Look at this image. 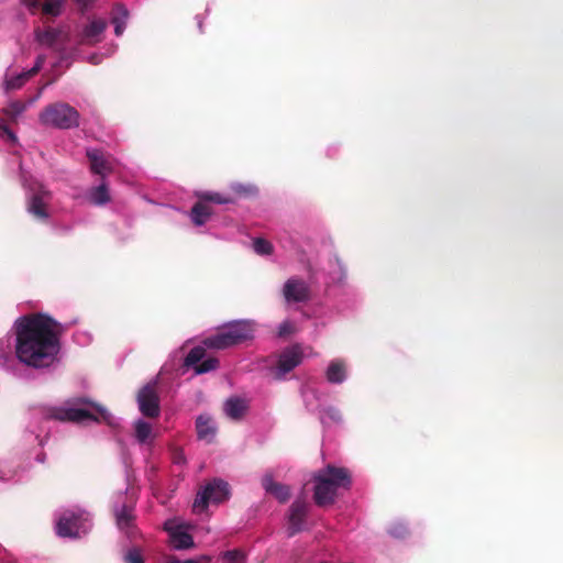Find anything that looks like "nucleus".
Instances as JSON below:
<instances>
[{
  "instance_id": "1",
  "label": "nucleus",
  "mask_w": 563,
  "mask_h": 563,
  "mask_svg": "<svg viewBox=\"0 0 563 563\" xmlns=\"http://www.w3.org/2000/svg\"><path fill=\"white\" fill-rule=\"evenodd\" d=\"M15 356L34 368L49 367L59 352L55 322L43 314L24 316L15 321Z\"/></svg>"
},
{
  "instance_id": "2",
  "label": "nucleus",
  "mask_w": 563,
  "mask_h": 563,
  "mask_svg": "<svg viewBox=\"0 0 563 563\" xmlns=\"http://www.w3.org/2000/svg\"><path fill=\"white\" fill-rule=\"evenodd\" d=\"M46 415L48 418L62 421H103L112 428H117L120 424L119 419L112 416L104 407L90 402L84 398L77 399L74 402L68 401L64 407L51 408Z\"/></svg>"
},
{
  "instance_id": "3",
  "label": "nucleus",
  "mask_w": 563,
  "mask_h": 563,
  "mask_svg": "<svg viewBox=\"0 0 563 563\" xmlns=\"http://www.w3.org/2000/svg\"><path fill=\"white\" fill-rule=\"evenodd\" d=\"M313 498L318 506L334 503L340 489H347L351 477L345 468L328 465L313 475Z\"/></svg>"
},
{
  "instance_id": "4",
  "label": "nucleus",
  "mask_w": 563,
  "mask_h": 563,
  "mask_svg": "<svg viewBox=\"0 0 563 563\" xmlns=\"http://www.w3.org/2000/svg\"><path fill=\"white\" fill-rule=\"evenodd\" d=\"M255 323L251 320H235L205 339L203 344L209 349L224 350L241 344L253 338Z\"/></svg>"
},
{
  "instance_id": "5",
  "label": "nucleus",
  "mask_w": 563,
  "mask_h": 563,
  "mask_svg": "<svg viewBox=\"0 0 563 563\" xmlns=\"http://www.w3.org/2000/svg\"><path fill=\"white\" fill-rule=\"evenodd\" d=\"M21 180L27 189L26 209L30 214L40 221H46L49 218L48 205L52 200V194L32 175H29L20 165Z\"/></svg>"
},
{
  "instance_id": "6",
  "label": "nucleus",
  "mask_w": 563,
  "mask_h": 563,
  "mask_svg": "<svg viewBox=\"0 0 563 563\" xmlns=\"http://www.w3.org/2000/svg\"><path fill=\"white\" fill-rule=\"evenodd\" d=\"M55 516L56 533L62 538H80L92 526L90 515L79 508L60 510Z\"/></svg>"
},
{
  "instance_id": "7",
  "label": "nucleus",
  "mask_w": 563,
  "mask_h": 563,
  "mask_svg": "<svg viewBox=\"0 0 563 563\" xmlns=\"http://www.w3.org/2000/svg\"><path fill=\"white\" fill-rule=\"evenodd\" d=\"M79 118L78 111L65 102L49 104L38 115L41 124L60 130L78 126Z\"/></svg>"
},
{
  "instance_id": "8",
  "label": "nucleus",
  "mask_w": 563,
  "mask_h": 563,
  "mask_svg": "<svg viewBox=\"0 0 563 563\" xmlns=\"http://www.w3.org/2000/svg\"><path fill=\"white\" fill-rule=\"evenodd\" d=\"M229 496V484L222 479H213L198 492L192 509L195 512H202L209 504H220Z\"/></svg>"
},
{
  "instance_id": "9",
  "label": "nucleus",
  "mask_w": 563,
  "mask_h": 563,
  "mask_svg": "<svg viewBox=\"0 0 563 563\" xmlns=\"http://www.w3.org/2000/svg\"><path fill=\"white\" fill-rule=\"evenodd\" d=\"M45 56L38 55L34 66L25 71L21 73H11L10 69L7 70L3 82H2V89L5 93H9L11 91L18 90L22 88L25 82L32 78L44 65Z\"/></svg>"
},
{
  "instance_id": "10",
  "label": "nucleus",
  "mask_w": 563,
  "mask_h": 563,
  "mask_svg": "<svg viewBox=\"0 0 563 563\" xmlns=\"http://www.w3.org/2000/svg\"><path fill=\"white\" fill-rule=\"evenodd\" d=\"M283 297L287 305L307 302L310 298L309 285L301 278H288L282 289Z\"/></svg>"
},
{
  "instance_id": "11",
  "label": "nucleus",
  "mask_w": 563,
  "mask_h": 563,
  "mask_svg": "<svg viewBox=\"0 0 563 563\" xmlns=\"http://www.w3.org/2000/svg\"><path fill=\"white\" fill-rule=\"evenodd\" d=\"M140 411L151 418L159 415V400L155 390V384L145 385L137 395Z\"/></svg>"
},
{
  "instance_id": "12",
  "label": "nucleus",
  "mask_w": 563,
  "mask_h": 563,
  "mask_svg": "<svg viewBox=\"0 0 563 563\" xmlns=\"http://www.w3.org/2000/svg\"><path fill=\"white\" fill-rule=\"evenodd\" d=\"M302 361V350L299 345H292L285 349L279 355L276 367V377L283 378L287 373L292 371Z\"/></svg>"
},
{
  "instance_id": "13",
  "label": "nucleus",
  "mask_w": 563,
  "mask_h": 563,
  "mask_svg": "<svg viewBox=\"0 0 563 563\" xmlns=\"http://www.w3.org/2000/svg\"><path fill=\"white\" fill-rule=\"evenodd\" d=\"M165 530L169 534L170 544L175 550H187L195 545L192 537L185 529L177 525L174 520H168L164 525Z\"/></svg>"
},
{
  "instance_id": "14",
  "label": "nucleus",
  "mask_w": 563,
  "mask_h": 563,
  "mask_svg": "<svg viewBox=\"0 0 563 563\" xmlns=\"http://www.w3.org/2000/svg\"><path fill=\"white\" fill-rule=\"evenodd\" d=\"M306 514L307 503L302 499H296L289 509L287 527L288 536L291 537L303 529Z\"/></svg>"
},
{
  "instance_id": "15",
  "label": "nucleus",
  "mask_w": 563,
  "mask_h": 563,
  "mask_svg": "<svg viewBox=\"0 0 563 563\" xmlns=\"http://www.w3.org/2000/svg\"><path fill=\"white\" fill-rule=\"evenodd\" d=\"M66 0H22L23 4L31 11L41 8L42 13L49 16H58L63 12Z\"/></svg>"
},
{
  "instance_id": "16",
  "label": "nucleus",
  "mask_w": 563,
  "mask_h": 563,
  "mask_svg": "<svg viewBox=\"0 0 563 563\" xmlns=\"http://www.w3.org/2000/svg\"><path fill=\"white\" fill-rule=\"evenodd\" d=\"M108 23L104 19H92L81 32V42L84 44H96L101 40V35L106 31Z\"/></svg>"
},
{
  "instance_id": "17",
  "label": "nucleus",
  "mask_w": 563,
  "mask_h": 563,
  "mask_svg": "<svg viewBox=\"0 0 563 563\" xmlns=\"http://www.w3.org/2000/svg\"><path fill=\"white\" fill-rule=\"evenodd\" d=\"M197 437L206 443H211L217 434V426L208 415H200L196 420Z\"/></svg>"
},
{
  "instance_id": "18",
  "label": "nucleus",
  "mask_w": 563,
  "mask_h": 563,
  "mask_svg": "<svg viewBox=\"0 0 563 563\" xmlns=\"http://www.w3.org/2000/svg\"><path fill=\"white\" fill-rule=\"evenodd\" d=\"M86 200L93 206H104L111 200L110 191L108 184L102 179V181L89 188L85 195Z\"/></svg>"
},
{
  "instance_id": "19",
  "label": "nucleus",
  "mask_w": 563,
  "mask_h": 563,
  "mask_svg": "<svg viewBox=\"0 0 563 563\" xmlns=\"http://www.w3.org/2000/svg\"><path fill=\"white\" fill-rule=\"evenodd\" d=\"M156 435L157 434L150 422L143 419L134 421V437L139 444L150 446L153 444Z\"/></svg>"
},
{
  "instance_id": "20",
  "label": "nucleus",
  "mask_w": 563,
  "mask_h": 563,
  "mask_svg": "<svg viewBox=\"0 0 563 563\" xmlns=\"http://www.w3.org/2000/svg\"><path fill=\"white\" fill-rule=\"evenodd\" d=\"M262 485L266 493L272 494L278 501L285 503L290 496L288 486L275 483L272 474L267 473L262 478Z\"/></svg>"
},
{
  "instance_id": "21",
  "label": "nucleus",
  "mask_w": 563,
  "mask_h": 563,
  "mask_svg": "<svg viewBox=\"0 0 563 563\" xmlns=\"http://www.w3.org/2000/svg\"><path fill=\"white\" fill-rule=\"evenodd\" d=\"M87 156L90 161V168L93 174L100 175L102 179L110 172L109 162L103 157L101 151L88 148Z\"/></svg>"
},
{
  "instance_id": "22",
  "label": "nucleus",
  "mask_w": 563,
  "mask_h": 563,
  "mask_svg": "<svg viewBox=\"0 0 563 563\" xmlns=\"http://www.w3.org/2000/svg\"><path fill=\"white\" fill-rule=\"evenodd\" d=\"M249 409V404L245 399L240 397L229 398L223 406V410L232 420H240Z\"/></svg>"
},
{
  "instance_id": "23",
  "label": "nucleus",
  "mask_w": 563,
  "mask_h": 563,
  "mask_svg": "<svg viewBox=\"0 0 563 563\" xmlns=\"http://www.w3.org/2000/svg\"><path fill=\"white\" fill-rule=\"evenodd\" d=\"M346 365L342 360H333L327 367L325 377L331 384H342L346 379Z\"/></svg>"
},
{
  "instance_id": "24",
  "label": "nucleus",
  "mask_w": 563,
  "mask_h": 563,
  "mask_svg": "<svg viewBox=\"0 0 563 563\" xmlns=\"http://www.w3.org/2000/svg\"><path fill=\"white\" fill-rule=\"evenodd\" d=\"M62 35L63 31L60 29L48 27L45 30L37 29L35 31L37 43L45 47H53Z\"/></svg>"
},
{
  "instance_id": "25",
  "label": "nucleus",
  "mask_w": 563,
  "mask_h": 563,
  "mask_svg": "<svg viewBox=\"0 0 563 563\" xmlns=\"http://www.w3.org/2000/svg\"><path fill=\"white\" fill-rule=\"evenodd\" d=\"M44 87L40 89L38 93L32 98L27 103L13 100L10 101L7 107L3 109V113L10 119V120H16L29 106H31L33 102H35L42 95Z\"/></svg>"
},
{
  "instance_id": "26",
  "label": "nucleus",
  "mask_w": 563,
  "mask_h": 563,
  "mask_svg": "<svg viewBox=\"0 0 563 563\" xmlns=\"http://www.w3.org/2000/svg\"><path fill=\"white\" fill-rule=\"evenodd\" d=\"M129 19V11L122 4H117L113 9L111 23L114 26V33L117 36L123 34Z\"/></svg>"
},
{
  "instance_id": "27",
  "label": "nucleus",
  "mask_w": 563,
  "mask_h": 563,
  "mask_svg": "<svg viewBox=\"0 0 563 563\" xmlns=\"http://www.w3.org/2000/svg\"><path fill=\"white\" fill-rule=\"evenodd\" d=\"M114 514L117 518V525L121 530H125L128 532L129 528L132 526L133 521V510L131 507L126 505H117L114 507Z\"/></svg>"
},
{
  "instance_id": "28",
  "label": "nucleus",
  "mask_w": 563,
  "mask_h": 563,
  "mask_svg": "<svg viewBox=\"0 0 563 563\" xmlns=\"http://www.w3.org/2000/svg\"><path fill=\"white\" fill-rule=\"evenodd\" d=\"M211 210L202 202H197L189 212V218L197 227L203 225L210 218Z\"/></svg>"
},
{
  "instance_id": "29",
  "label": "nucleus",
  "mask_w": 563,
  "mask_h": 563,
  "mask_svg": "<svg viewBox=\"0 0 563 563\" xmlns=\"http://www.w3.org/2000/svg\"><path fill=\"white\" fill-rule=\"evenodd\" d=\"M198 197L201 200L214 202L218 205H229L234 202V200L231 197L216 191H203L199 194Z\"/></svg>"
},
{
  "instance_id": "30",
  "label": "nucleus",
  "mask_w": 563,
  "mask_h": 563,
  "mask_svg": "<svg viewBox=\"0 0 563 563\" xmlns=\"http://www.w3.org/2000/svg\"><path fill=\"white\" fill-rule=\"evenodd\" d=\"M253 250L258 255H269L273 252V245L265 239L256 238L253 240Z\"/></svg>"
},
{
  "instance_id": "31",
  "label": "nucleus",
  "mask_w": 563,
  "mask_h": 563,
  "mask_svg": "<svg viewBox=\"0 0 563 563\" xmlns=\"http://www.w3.org/2000/svg\"><path fill=\"white\" fill-rule=\"evenodd\" d=\"M205 356V349L201 347V346H196L194 349L190 350V352L188 353V355L186 356L185 358V365L186 366H194L197 364Z\"/></svg>"
},
{
  "instance_id": "32",
  "label": "nucleus",
  "mask_w": 563,
  "mask_h": 563,
  "mask_svg": "<svg viewBox=\"0 0 563 563\" xmlns=\"http://www.w3.org/2000/svg\"><path fill=\"white\" fill-rule=\"evenodd\" d=\"M219 365V361L214 357H209L195 366V374L200 375L214 371Z\"/></svg>"
},
{
  "instance_id": "33",
  "label": "nucleus",
  "mask_w": 563,
  "mask_h": 563,
  "mask_svg": "<svg viewBox=\"0 0 563 563\" xmlns=\"http://www.w3.org/2000/svg\"><path fill=\"white\" fill-rule=\"evenodd\" d=\"M330 421H333V422H340L341 421V413H340V411L336 408L329 407V408H325L322 411L321 422L322 423H328Z\"/></svg>"
},
{
  "instance_id": "34",
  "label": "nucleus",
  "mask_w": 563,
  "mask_h": 563,
  "mask_svg": "<svg viewBox=\"0 0 563 563\" xmlns=\"http://www.w3.org/2000/svg\"><path fill=\"white\" fill-rule=\"evenodd\" d=\"M222 559L227 563H245V556L240 550L225 551L222 554Z\"/></svg>"
},
{
  "instance_id": "35",
  "label": "nucleus",
  "mask_w": 563,
  "mask_h": 563,
  "mask_svg": "<svg viewBox=\"0 0 563 563\" xmlns=\"http://www.w3.org/2000/svg\"><path fill=\"white\" fill-rule=\"evenodd\" d=\"M125 563H144L142 552L139 548H131L123 556Z\"/></svg>"
},
{
  "instance_id": "36",
  "label": "nucleus",
  "mask_w": 563,
  "mask_h": 563,
  "mask_svg": "<svg viewBox=\"0 0 563 563\" xmlns=\"http://www.w3.org/2000/svg\"><path fill=\"white\" fill-rule=\"evenodd\" d=\"M407 531V526L402 521L394 522L388 530L389 534L397 539L405 537Z\"/></svg>"
},
{
  "instance_id": "37",
  "label": "nucleus",
  "mask_w": 563,
  "mask_h": 563,
  "mask_svg": "<svg viewBox=\"0 0 563 563\" xmlns=\"http://www.w3.org/2000/svg\"><path fill=\"white\" fill-rule=\"evenodd\" d=\"M0 137L9 140L12 144L18 143V137L2 121H0Z\"/></svg>"
},
{
  "instance_id": "38",
  "label": "nucleus",
  "mask_w": 563,
  "mask_h": 563,
  "mask_svg": "<svg viewBox=\"0 0 563 563\" xmlns=\"http://www.w3.org/2000/svg\"><path fill=\"white\" fill-rule=\"evenodd\" d=\"M294 332H295V324L289 320L283 321L278 327V335L279 336H286Z\"/></svg>"
},
{
  "instance_id": "39",
  "label": "nucleus",
  "mask_w": 563,
  "mask_h": 563,
  "mask_svg": "<svg viewBox=\"0 0 563 563\" xmlns=\"http://www.w3.org/2000/svg\"><path fill=\"white\" fill-rule=\"evenodd\" d=\"M12 363H14L13 357L10 354L0 351V366L7 369H11Z\"/></svg>"
},
{
  "instance_id": "40",
  "label": "nucleus",
  "mask_w": 563,
  "mask_h": 563,
  "mask_svg": "<svg viewBox=\"0 0 563 563\" xmlns=\"http://www.w3.org/2000/svg\"><path fill=\"white\" fill-rule=\"evenodd\" d=\"M231 188L232 190L236 194V195H246V194H251L254 191V188L253 187H246L244 185H241V184H232L231 185Z\"/></svg>"
},
{
  "instance_id": "41",
  "label": "nucleus",
  "mask_w": 563,
  "mask_h": 563,
  "mask_svg": "<svg viewBox=\"0 0 563 563\" xmlns=\"http://www.w3.org/2000/svg\"><path fill=\"white\" fill-rule=\"evenodd\" d=\"M75 341L78 343V344H87L91 341V338L88 333L86 332H78L75 334Z\"/></svg>"
},
{
  "instance_id": "42",
  "label": "nucleus",
  "mask_w": 563,
  "mask_h": 563,
  "mask_svg": "<svg viewBox=\"0 0 563 563\" xmlns=\"http://www.w3.org/2000/svg\"><path fill=\"white\" fill-rule=\"evenodd\" d=\"M211 561V558L209 555H199L195 559H187L184 560V563H209Z\"/></svg>"
},
{
  "instance_id": "43",
  "label": "nucleus",
  "mask_w": 563,
  "mask_h": 563,
  "mask_svg": "<svg viewBox=\"0 0 563 563\" xmlns=\"http://www.w3.org/2000/svg\"><path fill=\"white\" fill-rule=\"evenodd\" d=\"M338 266H339V276L331 277L333 283H341L343 280L344 276H345L344 269H343V267L341 266L340 263H338Z\"/></svg>"
},
{
  "instance_id": "44",
  "label": "nucleus",
  "mask_w": 563,
  "mask_h": 563,
  "mask_svg": "<svg viewBox=\"0 0 563 563\" xmlns=\"http://www.w3.org/2000/svg\"><path fill=\"white\" fill-rule=\"evenodd\" d=\"M164 563H184V560H179L175 556H168Z\"/></svg>"
},
{
  "instance_id": "45",
  "label": "nucleus",
  "mask_w": 563,
  "mask_h": 563,
  "mask_svg": "<svg viewBox=\"0 0 563 563\" xmlns=\"http://www.w3.org/2000/svg\"><path fill=\"white\" fill-rule=\"evenodd\" d=\"M89 62H90L91 64L97 65V64H99V63L101 62V58H100L98 55H91V56L89 57Z\"/></svg>"
},
{
  "instance_id": "46",
  "label": "nucleus",
  "mask_w": 563,
  "mask_h": 563,
  "mask_svg": "<svg viewBox=\"0 0 563 563\" xmlns=\"http://www.w3.org/2000/svg\"><path fill=\"white\" fill-rule=\"evenodd\" d=\"M36 439L38 440V445L42 446L43 445V439H41L40 435H36Z\"/></svg>"
},
{
  "instance_id": "47",
  "label": "nucleus",
  "mask_w": 563,
  "mask_h": 563,
  "mask_svg": "<svg viewBox=\"0 0 563 563\" xmlns=\"http://www.w3.org/2000/svg\"><path fill=\"white\" fill-rule=\"evenodd\" d=\"M302 395H303L305 400L307 401V399H308V391H303Z\"/></svg>"
},
{
  "instance_id": "48",
  "label": "nucleus",
  "mask_w": 563,
  "mask_h": 563,
  "mask_svg": "<svg viewBox=\"0 0 563 563\" xmlns=\"http://www.w3.org/2000/svg\"><path fill=\"white\" fill-rule=\"evenodd\" d=\"M77 3L79 4H84L86 2V0H75Z\"/></svg>"
},
{
  "instance_id": "49",
  "label": "nucleus",
  "mask_w": 563,
  "mask_h": 563,
  "mask_svg": "<svg viewBox=\"0 0 563 563\" xmlns=\"http://www.w3.org/2000/svg\"><path fill=\"white\" fill-rule=\"evenodd\" d=\"M115 48H117V46H115V45H113V46H112V49H111V53H113V52L115 51Z\"/></svg>"
}]
</instances>
